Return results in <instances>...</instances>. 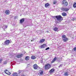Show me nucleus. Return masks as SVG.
<instances>
[{
	"label": "nucleus",
	"instance_id": "1",
	"mask_svg": "<svg viewBox=\"0 0 76 76\" xmlns=\"http://www.w3.org/2000/svg\"><path fill=\"white\" fill-rule=\"evenodd\" d=\"M51 67V65L48 63L46 64L44 67L45 70H49Z\"/></svg>",
	"mask_w": 76,
	"mask_h": 76
},
{
	"label": "nucleus",
	"instance_id": "2",
	"mask_svg": "<svg viewBox=\"0 0 76 76\" xmlns=\"http://www.w3.org/2000/svg\"><path fill=\"white\" fill-rule=\"evenodd\" d=\"M62 39L63 40L64 42H65L69 41V39L66 37V36L65 35H63L62 36Z\"/></svg>",
	"mask_w": 76,
	"mask_h": 76
},
{
	"label": "nucleus",
	"instance_id": "3",
	"mask_svg": "<svg viewBox=\"0 0 76 76\" xmlns=\"http://www.w3.org/2000/svg\"><path fill=\"white\" fill-rule=\"evenodd\" d=\"M55 17L58 20H59V21H61L62 20H63V17L61 16L60 15L58 16H55Z\"/></svg>",
	"mask_w": 76,
	"mask_h": 76
},
{
	"label": "nucleus",
	"instance_id": "4",
	"mask_svg": "<svg viewBox=\"0 0 76 76\" xmlns=\"http://www.w3.org/2000/svg\"><path fill=\"white\" fill-rule=\"evenodd\" d=\"M4 45H9V44L10 43V42L9 40H7L4 42Z\"/></svg>",
	"mask_w": 76,
	"mask_h": 76
},
{
	"label": "nucleus",
	"instance_id": "5",
	"mask_svg": "<svg viewBox=\"0 0 76 76\" xmlns=\"http://www.w3.org/2000/svg\"><path fill=\"white\" fill-rule=\"evenodd\" d=\"M62 4L64 5V6H67L68 5V3H67V1L66 0H64L62 1Z\"/></svg>",
	"mask_w": 76,
	"mask_h": 76
},
{
	"label": "nucleus",
	"instance_id": "6",
	"mask_svg": "<svg viewBox=\"0 0 76 76\" xmlns=\"http://www.w3.org/2000/svg\"><path fill=\"white\" fill-rule=\"evenodd\" d=\"M55 71V69L54 68H52L49 71V73L50 74H53Z\"/></svg>",
	"mask_w": 76,
	"mask_h": 76
},
{
	"label": "nucleus",
	"instance_id": "7",
	"mask_svg": "<svg viewBox=\"0 0 76 76\" xmlns=\"http://www.w3.org/2000/svg\"><path fill=\"white\" fill-rule=\"evenodd\" d=\"M38 67V65L37 64H35L33 65V68L35 70L37 69Z\"/></svg>",
	"mask_w": 76,
	"mask_h": 76
},
{
	"label": "nucleus",
	"instance_id": "8",
	"mask_svg": "<svg viewBox=\"0 0 76 76\" xmlns=\"http://www.w3.org/2000/svg\"><path fill=\"white\" fill-rule=\"evenodd\" d=\"M57 57H55L53 59V60L51 61V63H53L57 60Z\"/></svg>",
	"mask_w": 76,
	"mask_h": 76
},
{
	"label": "nucleus",
	"instance_id": "9",
	"mask_svg": "<svg viewBox=\"0 0 76 76\" xmlns=\"http://www.w3.org/2000/svg\"><path fill=\"white\" fill-rule=\"evenodd\" d=\"M25 21V18H23L20 20V23H23Z\"/></svg>",
	"mask_w": 76,
	"mask_h": 76
},
{
	"label": "nucleus",
	"instance_id": "10",
	"mask_svg": "<svg viewBox=\"0 0 76 76\" xmlns=\"http://www.w3.org/2000/svg\"><path fill=\"white\" fill-rule=\"evenodd\" d=\"M5 13L6 15H9L10 14V11L9 10H6Z\"/></svg>",
	"mask_w": 76,
	"mask_h": 76
},
{
	"label": "nucleus",
	"instance_id": "11",
	"mask_svg": "<svg viewBox=\"0 0 76 76\" xmlns=\"http://www.w3.org/2000/svg\"><path fill=\"white\" fill-rule=\"evenodd\" d=\"M58 28L56 27H55L53 29V31H55V32H58Z\"/></svg>",
	"mask_w": 76,
	"mask_h": 76
},
{
	"label": "nucleus",
	"instance_id": "12",
	"mask_svg": "<svg viewBox=\"0 0 76 76\" xmlns=\"http://www.w3.org/2000/svg\"><path fill=\"white\" fill-rule=\"evenodd\" d=\"M23 56V54H20L19 55H17V58H20L21 57H22Z\"/></svg>",
	"mask_w": 76,
	"mask_h": 76
},
{
	"label": "nucleus",
	"instance_id": "13",
	"mask_svg": "<svg viewBox=\"0 0 76 76\" xmlns=\"http://www.w3.org/2000/svg\"><path fill=\"white\" fill-rule=\"evenodd\" d=\"M63 10L64 11H65V12H67V11L69 10V9L66 8H63Z\"/></svg>",
	"mask_w": 76,
	"mask_h": 76
},
{
	"label": "nucleus",
	"instance_id": "14",
	"mask_svg": "<svg viewBox=\"0 0 76 76\" xmlns=\"http://www.w3.org/2000/svg\"><path fill=\"white\" fill-rule=\"evenodd\" d=\"M39 73L40 75H43V74L44 73V71L40 70L39 71Z\"/></svg>",
	"mask_w": 76,
	"mask_h": 76
},
{
	"label": "nucleus",
	"instance_id": "15",
	"mask_svg": "<svg viewBox=\"0 0 76 76\" xmlns=\"http://www.w3.org/2000/svg\"><path fill=\"white\" fill-rule=\"evenodd\" d=\"M45 47V45L43 44L40 46V48H44Z\"/></svg>",
	"mask_w": 76,
	"mask_h": 76
},
{
	"label": "nucleus",
	"instance_id": "16",
	"mask_svg": "<svg viewBox=\"0 0 76 76\" xmlns=\"http://www.w3.org/2000/svg\"><path fill=\"white\" fill-rule=\"evenodd\" d=\"M45 41V39H41L39 42V43H42L43 42H44Z\"/></svg>",
	"mask_w": 76,
	"mask_h": 76
},
{
	"label": "nucleus",
	"instance_id": "17",
	"mask_svg": "<svg viewBox=\"0 0 76 76\" xmlns=\"http://www.w3.org/2000/svg\"><path fill=\"white\" fill-rule=\"evenodd\" d=\"M2 27L3 29H4V28L6 29V28H7V26H6V25L3 24V26Z\"/></svg>",
	"mask_w": 76,
	"mask_h": 76
},
{
	"label": "nucleus",
	"instance_id": "18",
	"mask_svg": "<svg viewBox=\"0 0 76 76\" xmlns=\"http://www.w3.org/2000/svg\"><path fill=\"white\" fill-rule=\"evenodd\" d=\"M31 58L32 60H35L36 58V57L35 56H31Z\"/></svg>",
	"mask_w": 76,
	"mask_h": 76
},
{
	"label": "nucleus",
	"instance_id": "19",
	"mask_svg": "<svg viewBox=\"0 0 76 76\" xmlns=\"http://www.w3.org/2000/svg\"><path fill=\"white\" fill-rule=\"evenodd\" d=\"M25 60L26 61L29 60V56H27L25 58Z\"/></svg>",
	"mask_w": 76,
	"mask_h": 76
},
{
	"label": "nucleus",
	"instance_id": "20",
	"mask_svg": "<svg viewBox=\"0 0 76 76\" xmlns=\"http://www.w3.org/2000/svg\"><path fill=\"white\" fill-rule=\"evenodd\" d=\"M50 4H49L48 3H46L45 4V7H47L49 6Z\"/></svg>",
	"mask_w": 76,
	"mask_h": 76
},
{
	"label": "nucleus",
	"instance_id": "21",
	"mask_svg": "<svg viewBox=\"0 0 76 76\" xmlns=\"http://www.w3.org/2000/svg\"><path fill=\"white\" fill-rule=\"evenodd\" d=\"M68 72H66L64 73V76H69V75L68 74Z\"/></svg>",
	"mask_w": 76,
	"mask_h": 76
},
{
	"label": "nucleus",
	"instance_id": "22",
	"mask_svg": "<svg viewBox=\"0 0 76 76\" xmlns=\"http://www.w3.org/2000/svg\"><path fill=\"white\" fill-rule=\"evenodd\" d=\"M62 14V16H66L67 15V14H66V13L65 12H63Z\"/></svg>",
	"mask_w": 76,
	"mask_h": 76
},
{
	"label": "nucleus",
	"instance_id": "23",
	"mask_svg": "<svg viewBox=\"0 0 76 76\" xmlns=\"http://www.w3.org/2000/svg\"><path fill=\"white\" fill-rule=\"evenodd\" d=\"M13 76H18V74L17 73H14L12 74Z\"/></svg>",
	"mask_w": 76,
	"mask_h": 76
},
{
	"label": "nucleus",
	"instance_id": "24",
	"mask_svg": "<svg viewBox=\"0 0 76 76\" xmlns=\"http://www.w3.org/2000/svg\"><path fill=\"white\" fill-rule=\"evenodd\" d=\"M73 7H74V8H75L76 7V3H75L73 4Z\"/></svg>",
	"mask_w": 76,
	"mask_h": 76
},
{
	"label": "nucleus",
	"instance_id": "25",
	"mask_svg": "<svg viewBox=\"0 0 76 76\" xmlns=\"http://www.w3.org/2000/svg\"><path fill=\"white\" fill-rule=\"evenodd\" d=\"M6 74H7V75H10V72L7 71V72L6 73Z\"/></svg>",
	"mask_w": 76,
	"mask_h": 76
},
{
	"label": "nucleus",
	"instance_id": "26",
	"mask_svg": "<svg viewBox=\"0 0 76 76\" xmlns=\"http://www.w3.org/2000/svg\"><path fill=\"white\" fill-rule=\"evenodd\" d=\"M7 64V61H4V64Z\"/></svg>",
	"mask_w": 76,
	"mask_h": 76
},
{
	"label": "nucleus",
	"instance_id": "27",
	"mask_svg": "<svg viewBox=\"0 0 76 76\" xmlns=\"http://www.w3.org/2000/svg\"><path fill=\"white\" fill-rule=\"evenodd\" d=\"M56 3H57V1H55L53 2V4H56Z\"/></svg>",
	"mask_w": 76,
	"mask_h": 76
},
{
	"label": "nucleus",
	"instance_id": "28",
	"mask_svg": "<svg viewBox=\"0 0 76 76\" xmlns=\"http://www.w3.org/2000/svg\"><path fill=\"white\" fill-rule=\"evenodd\" d=\"M73 50L74 51H76V47H75L74 48Z\"/></svg>",
	"mask_w": 76,
	"mask_h": 76
},
{
	"label": "nucleus",
	"instance_id": "29",
	"mask_svg": "<svg viewBox=\"0 0 76 76\" xmlns=\"http://www.w3.org/2000/svg\"><path fill=\"white\" fill-rule=\"evenodd\" d=\"M49 49H50V48L48 47V48L45 49V50H49Z\"/></svg>",
	"mask_w": 76,
	"mask_h": 76
},
{
	"label": "nucleus",
	"instance_id": "30",
	"mask_svg": "<svg viewBox=\"0 0 76 76\" xmlns=\"http://www.w3.org/2000/svg\"><path fill=\"white\" fill-rule=\"evenodd\" d=\"M2 61H3V59H0V63H1Z\"/></svg>",
	"mask_w": 76,
	"mask_h": 76
},
{
	"label": "nucleus",
	"instance_id": "31",
	"mask_svg": "<svg viewBox=\"0 0 76 76\" xmlns=\"http://www.w3.org/2000/svg\"><path fill=\"white\" fill-rule=\"evenodd\" d=\"M5 73H6L7 72H7V69H5L4 71Z\"/></svg>",
	"mask_w": 76,
	"mask_h": 76
},
{
	"label": "nucleus",
	"instance_id": "32",
	"mask_svg": "<svg viewBox=\"0 0 76 76\" xmlns=\"http://www.w3.org/2000/svg\"><path fill=\"white\" fill-rule=\"evenodd\" d=\"M75 20H76V19L74 18L72 19V21H74Z\"/></svg>",
	"mask_w": 76,
	"mask_h": 76
},
{
	"label": "nucleus",
	"instance_id": "33",
	"mask_svg": "<svg viewBox=\"0 0 76 76\" xmlns=\"http://www.w3.org/2000/svg\"><path fill=\"white\" fill-rule=\"evenodd\" d=\"M46 32L47 33H49V31H46Z\"/></svg>",
	"mask_w": 76,
	"mask_h": 76
},
{
	"label": "nucleus",
	"instance_id": "34",
	"mask_svg": "<svg viewBox=\"0 0 76 76\" xmlns=\"http://www.w3.org/2000/svg\"><path fill=\"white\" fill-rule=\"evenodd\" d=\"M25 76V75H21V76Z\"/></svg>",
	"mask_w": 76,
	"mask_h": 76
},
{
	"label": "nucleus",
	"instance_id": "35",
	"mask_svg": "<svg viewBox=\"0 0 76 76\" xmlns=\"http://www.w3.org/2000/svg\"><path fill=\"white\" fill-rule=\"evenodd\" d=\"M60 66H61V64L60 65Z\"/></svg>",
	"mask_w": 76,
	"mask_h": 76
},
{
	"label": "nucleus",
	"instance_id": "36",
	"mask_svg": "<svg viewBox=\"0 0 76 76\" xmlns=\"http://www.w3.org/2000/svg\"><path fill=\"white\" fill-rule=\"evenodd\" d=\"M0 20H1V19L0 18Z\"/></svg>",
	"mask_w": 76,
	"mask_h": 76
},
{
	"label": "nucleus",
	"instance_id": "37",
	"mask_svg": "<svg viewBox=\"0 0 76 76\" xmlns=\"http://www.w3.org/2000/svg\"><path fill=\"white\" fill-rule=\"evenodd\" d=\"M31 42H32V40H31Z\"/></svg>",
	"mask_w": 76,
	"mask_h": 76
},
{
	"label": "nucleus",
	"instance_id": "38",
	"mask_svg": "<svg viewBox=\"0 0 76 76\" xmlns=\"http://www.w3.org/2000/svg\"><path fill=\"white\" fill-rule=\"evenodd\" d=\"M46 0V1H47V0Z\"/></svg>",
	"mask_w": 76,
	"mask_h": 76
}]
</instances>
